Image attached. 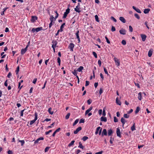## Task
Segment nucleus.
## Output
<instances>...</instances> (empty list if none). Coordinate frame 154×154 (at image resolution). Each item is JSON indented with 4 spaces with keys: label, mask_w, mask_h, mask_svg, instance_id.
<instances>
[{
    "label": "nucleus",
    "mask_w": 154,
    "mask_h": 154,
    "mask_svg": "<svg viewBox=\"0 0 154 154\" xmlns=\"http://www.w3.org/2000/svg\"><path fill=\"white\" fill-rule=\"evenodd\" d=\"M42 27H38L36 28H33L31 31L33 33H34L35 32H37L41 30H42Z\"/></svg>",
    "instance_id": "nucleus-1"
},
{
    "label": "nucleus",
    "mask_w": 154,
    "mask_h": 154,
    "mask_svg": "<svg viewBox=\"0 0 154 154\" xmlns=\"http://www.w3.org/2000/svg\"><path fill=\"white\" fill-rule=\"evenodd\" d=\"M80 4L79 3H78L77 5L76 6V7L74 8V10L75 11L78 13H80L81 12L80 10Z\"/></svg>",
    "instance_id": "nucleus-2"
},
{
    "label": "nucleus",
    "mask_w": 154,
    "mask_h": 154,
    "mask_svg": "<svg viewBox=\"0 0 154 154\" xmlns=\"http://www.w3.org/2000/svg\"><path fill=\"white\" fill-rule=\"evenodd\" d=\"M70 9L69 8H68L65 11V12L64 13L63 16V18L64 19L66 18L67 16V15L70 12Z\"/></svg>",
    "instance_id": "nucleus-3"
},
{
    "label": "nucleus",
    "mask_w": 154,
    "mask_h": 154,
    "mask_svg": "<svg viewBox=\"0 0 154 154\" xmlns=\"http://www.w3.org/2000/svg\"><path fill=\"white\" fill-rule=\"evenodd\" d=\"M114 60L116 66H119L120 65V61L117 58L115 57L114 58Z\"/></svg>",
    "instance_id": "nucleus-4"
},
{
    "label": "nucleus",
    "mask_w": 154,
    "mask_h": 154,
    "mask_svg": "<svg viewBox=\"0 0 154 154\" xmlns=\"http://www.w3.org/2000/svg\"><path fill=\"white\" fill-rule=\"evenodd\" d=\"M102 128L100 127H98L96 129L95 132V134H97L99 132V134L100 135L102 131Z\"/></svg>",
    "instance_id": "nucleus-5"
},
{
    "label": "nucleus",
    "mask_w": 154,
    "mask_h": 154,
    "mask_svg": "<svg viewBox=\"0 0 154 154\" xmlns=\"http://www.w3.org/2000/svg\"><path fill=\"white\" fill-rule=\"evenodd\" d=\"M37 116H38V115L36 113H35V119L33 120H32L30 121V125H32L33 124L35 121L37 120Z\"/></svg>",
    "instance_id": "nucleus-6"
},
{
    "label": "nucleus",
    "mask_w": 154,
    "mask_h": 154,
    "mask_svg": "<svg viewBox=\"0 0 154 154\" xmlns=\"http://www.w3.org/2000/svg\"><path fill=\"white\" fill-rule=\"evenodd\" d=\"M38 19V17L36 16H32L31 19V21L32 23H34Z\"/></svg>",
    "instance_id": "nucleus-7"
},
{
    "label": "nucleus",
    "mask_w": 154,
    "mask_h": 154,
    "mask_svg": "<svg viewBox=\"0 0 154 154\" xmlns=\"http://www.w3.org/2000/svg\"><path fill=\"white\" fill-rule=\"evenodd\" d=\"M79 31L78 30V31H77L76 32V33L75 34V35L76 37V38H77V39L78 40V42L79 43H80V38L79 36Z\"/></svg>",
    "instance_id": "nucleus-8"
},
{
    "label": "nucleus",
    "mask_w": 154,
    "mask_h": 154,
    "mask_svg": "<svg viewBox=\"0 0 154 154\" xmlns=\"http://www.w3.org/2000/svg\"><path fill=\"white\" fill-rule=\"evenodd\" d=\"M119 32L120 34L123 35H125L126 34V31L125 30L123 29H120Z\"/></svg>",
    "instance_id": "nucleus-9"
},
{
    "label": "nucleus",
    "mask_w": 154,
    "mask_h": 154,
    "mask_svg": "<svg viewBox=\"0 0 154 154\" xmlns=\"http://www.w3.org/2000/svg\"><path fill=\"white\" fill-rule=\"evenodd\" d=\"M50 20L51 21V22L53 23H54V21L56 20V19H55L53 15L50 16Z\"/></svg>",
    "instance_id": "nucleus-10"
},
{
    "label": "nucleus",
    "mask_w": 154,
    "mask_h": 154,
    "mask_svg": "<svg viewBox=\"0 0 154 154\" xmlns=\"http://www.w3.org/2000/svg\"><path fill=\"white\" fill-rule=\"evenodd\" d=\"M116 134L118 137H121V132L119 128H117L116 129Z\"/></svg>",
    "instance_id": "nucleus-11"
},
{
    "label": "nucleus",
    "mask_w": 154,
    "mask_h": 154,
    "mask_svg": "<svg viewBox=\"0 0 154 154\" xmlns=\"http://www.w3.org/2000/svg\"><path fill=\"white\" fill-rule=\"evenodd\" d=\"M52 43L53 44L52 46V48H55L57 43V42L56 41H53Z\"/></svg>",
    "instance_id": "nucleus-12"
},
{
    "label": "nucleus",
    "mask_w": 154,
    "mask_h": 154,
    "mask_svg": "<svg viewBox=\"0 0 154 154\" xmlns=\"http://www.w3.org/2000/svg\"><path fill=\"white\" fill-rule=\"evenodd\" d=\"M140 36L142 41L143 42L145 41L146 38V36L144 34H141Z\"/></svg>",
    "instance_id": "nucleus-13"
},
{
    "label": "nucleus",
    "mask_w": 154,
    "mask_h": 154,
    "mask_svg": "<svg viewBox=\"0 0 154 154\" xmlns=\"http://www.w3.org/2000/svg\"><path fill=\"white\" fill-rule=\"evenodd\" d=\"M133 8L134 10L137 12L139 13H141V11L140 9L138 8H136L135 6H133L132 7Z\"/></svg>",
    "instance_id": "nucleus-14"
},
{
    "label": "nucleus",
    "mask_w": 154,
    "mask_h": 154,
    "mask_svg": "<svg viewBox=\"0 0 154 154\" xmlns=\"http://www.w3.org/2000/svg\"><path fill=\"white\" fill-rule=\"evenodd\" d=\"M82 129V128L81 127H78L76 130L75 131L74 133L75 134H77Z\"/></svg>",
    "instance_id": "nucleus-15"
},
{
    "label": "nucleus",
    "mask_w": 154,
    "mask_h": 154,
    "mask_svg": "<svg viewBox=\"0 0 154 154\" xmlns=\"http://www.w3.org/2000/svg\"><path fill=\"white\" fill-rule=\"evenodd\" d=\"M107 135V131L106 129H103L102 131V136L103 135L106 136Z\"/></svg>",
    "instance_id": "nucleus-16"
},
{
    "label": "nucleus",
    "mask_w": 154,
    "mask_h": 154,
    "mask_svg": "<svg viewBox=\"0 0 154 154\" xmlns=\"http://www.w3.org/2000/svg\"><path fill=\"white\" fill-rule=\"evenodd\" d=\"M65 25V23H63L60 26V29L58 30V32H62L63 31V28Z\"/></svg>",
    "instance_id": "nucleus-17"
},
{
    "label": "nucleus",
    "mask_w": 154,
    "mask_h": 154,
    "mask_svg": "<svg viewBox=\"0 0 154 154\" xmlns=\"http://www.w3.org/2000/svg\"><path fill=\"white\" fill-rule=\"evenodd\" d=\"M93 107L92 106H91L90 107L89 109H87L85 112V115H86L92 109Z\"/></svg>",
    "instance_id": "nucleus-18"
},
{
    "label": "nucleus",
    "mask_w": 154,
    "mask_h": 154,
    "mask_svg": "<svg viewBox=\"0 0 154 154\" xmlns=\"http://www.w3.org/2000/svg\"><path fill=\"white\" fill-rule=\"evenodd\" d=\"M121 121L122 124V127H123L124 125L126 122V121L124 118H122L121 119Z\"/></svg>",
    "instance_id": "nucleus-19"
},
{
    "label": "nucleus",
    "mask_w": 154,
    "mask_h": 154,
    "mask_svg": "<svg viewBox=\"0 0 154 154\" xmlns=\"http://www.w3.org/2000/svg\"><path fill=\"white\" fill-rule=\"evenodd\" d=\"M116 103L117 104L119 105H121V103L120 102V100L119 99L118 97H117L116 99Z\"/></svg>",
    "instance_id": "nucleus-20"
},
{
    "label": "nucleus",
    "mask_w": 154,
    "mask_h": 154,
    "mask_svg": "<svg viewBox=\"0 0 154 154\" xmlns=\"http://www.w3.org/2000/svg\"><path fill=\"white\" fill-rule=\"evenodd\" d=\"M44 140V138L43 137H40L38 138L35 141V143H39V141L40 140Z\"/></svg>",
    "instance_id": "nucleus-21"
},
{
    "label": "nucleus",
    "mask_w": 154,
    "mask_h": 154,
    "mask_svg": "<svg viewBox=\"0 0 154 154\" xmlns=\"http://www.w3.org/2000/svg\"><path fill=\"white\" fill-rule=\"evenodd\" d=\"M119 20L123 23H125L126 22V20L125 18L122 17H121L119 18Z\"/></svg>",
    "instance_id": "nucleus-22"
},
{
    "label": "nucleus",
    "mask_w": 154,
    "mask_h": 154,
    "mask_svg": "<svg viewBox=\"0 0 154 154\" xmlns=\"http://www.w3.org/2000/svg\"><path fill=\"white\" fill-rule=\"evenodd\" d=\"M113 133V131L111 129L108 130V134L109 136L111 135Z\"/></svg>",
    "instance_id": "nucleus-23"
},
{
    "label": "nucleus",
    "mask_w": 154,
    "mask_h": 154,
    "mask_svg": "<svg viewBox=\"0 0 154 154\" xmlns=\"http://www.w3.org/2000/svg\"><path fill=\"white\" fill-rule=\"evenodd\" d=\"M150 11V9L149 8L145 9L144 10L143 12L145 14H147Z\"/></svg>",
    "instance_id": "nucleus-24"
},
{
    "label": "nucleus",
    "mask_w": 154,
    "mask_h": 154,
    "mask_svg": "<svg viewBox=\"0 0 154 154\" xmlns=\"http://www.w3.org/2000/svg\"><path fill=\"white\" fill-rule=\"evenodd\" d=\"M84 67L82 66H80L77 69V71L79 72H81L83 69Z\"/></svg>",
    "instance_id": "nucleus-25"
},
{
    "label": "nucleus",
    "mask_w": 154,
    "mask_h": 154,
    "mask_svg": "<svg viewBox=\"0 0 154 154\" xmlns=\"http://www.w3.org/2000/svg\"><path fill=\"white\" fill-rule=\"evenodd\" d=\"M153 51L152 50H150L148 52V55L149 57L151 56L152 54Z\"/></svg>",
    "instance_id": "nucleus-26"
},
{
    "label": "nucleus",
    "mask_w": 154,
    "mask_h": 154,
    "mask_svg": "<svg viewBox=\"0 0 154 154\" xmlns=\"http://www.w3.org/2000/svg\"><path fill=\"white\" fill-rule=\"evenodd\" d=\"M138 99L140 100H141L142 99V94L141 92H140L138 94Z\"/></svg>",
    "instance_id": "nucleus-27"
},
{
    "label": "nucleus",
    "mask_w": 154,
    "mask_h": 154,
    "mask_svg": "<svg viewBox=\"0 0 154 154\" xmlns=\"http://www.w3.org/2000/svg\"><path fill=\"white\" fill-rule=\"evenodd\" d=\"M74 47V44L72 43H70L69 45V48H73Z\"/></svg>",
    "instance_id": "nucleus-28"
},
{
    "label": "nucleus",
    "mask_w": 154,
    "mask_h": 154,
    "mask_svg": "<svg viewBox=\"0 0 154 154\" xmlns=\"http://www.w3.org/2000/svg\"><path fill=\"white\" fill-rule=\"evenodd\" d=\"M100 120L102 121H104L105 122H106L107 121V119L106 117H102L100 118Z\"/></svg>",
    "instance_id": "nucleus-29"
},
{
    "label": "nucleus",
    "mask_w": 154,
    "mask_h": 154,
    "mask_svg": "<svg viewBox=\"0 0 154 154\" xmlns=\"http://www.w3.org/2000/svg\"><path fill=\"white\" fill-rule=\"evenodd\" d=\"M48 112L51 115L53 114L54 113V112L52 110V108H49L48 109Z\"/></svg>",
    "instance_id": "nucleus-30"
},
{
    "label": "nucleus",
    "mask_w": 154,
    "mask_h": 154,
    "mask_svg": "<svg viewBox=\"0 0 154 154\" xmlns=\"http://www.w3.org/2000/svg\"><path fill=\"white\" fill-rule=\"evenodd\" d=\"M95 20L97 22H99L100 21L98 16H97V15H96L95 16Z\"/></svg>",
    "instance_id": "nucleus-31"
},
{
    "label": "nucleus",
    "mask_w": 154,
    "mask_h": 154,
    "mask_svg": "<svg viewBox=\"0 0 154 154\" xmlns=\"http://www.w3.org/2000/svg\"><path fill=\"white\" fill-rule=\"evenodd\" d=\"M26 51V49H22L21 50V52L22 54H24Z\"/></svg>",
    "instance_id": "nucleus-32"
},
{
    "label": "nucleus",
    "mask_w": 154,
    "mask_h": 154,
    "mask_svg": "<svg viewBox=\"0 0 154 154\" xmlns=\"http://www.w3.org/2000/svg\"><path fill=\"white\" fill-rule=\"evenodd\" d=\"M131 129L132 131L135 130L134 123V124L131 127Z\"/></svg>",
    "instance_id": "nucleus-33"
},
{
    "label": "nucleus",
    "mask_w": 154,
    "mask_h": 154,
    "mask_svg": "<svg viewBox=\"0 0 154 154\" xmlns=\"http://www.w3.org/2000/svg\"><path fill=\"white\" fill-rule=\"evenodd\" d=\"M79 147L80 148H82V149H83L84 146L82 145L81 142H79Z\"/></svg>",
    "instance_id": "nucleus-34"
},
{
    "label": "nucleus",
    "mask_w": 154,
    "mask_h": 154,
    "mask_svg": "<svg viewBox=\"0 0 154 154\" xmlns=\"http://www.w3.org/2000/svg\"><path fill=\"white\" fill-rule=\"evenodd\" d=\"M110 19L113 20L115 22H116L117 21L112 16L111 17Z\"/></svg>",
    "instance_id": "nucleus-35"
},
{
    "label": "nucleus",
    "mask_w": 154,
    "mask_h": 154,
    "mask_svg": "<svg viewBox=\"0 0 154 154\" xmlns=\"http://www.w3.org/2000/svg\"><path fill=\"white\" fill-rule=\"evenodd\" d=\"M79 121V120L78 119H76L75 121L74 122V123H73V126H75V125H76L78 123V122Z\"/></svg>",
    "instance_id": "nucleus-36"
},
{
    "label": "nucleus",
    "mask_w": 154,
    "mask_h": 154,
    "mask_svg": "<svg viewBox=\"0 0 154 154\" xmlns=\"http://www.w3.org/2000/svg\"><path fill=\"white\" fill-rule=\"evenodd\" d=\"M104 71L105 74H106L108 75H109L107 69L105 68H104Z\"/></svg>",
    "instance_id": "nucleus-37"
},
{
    "label": "nucleus",
    "mask_w": 154,
    "mask_h": 154,
    "mask_svg": "<svg viewBox=\"0 0 154 154\" xmlns=\"http://www.w3.org/2000/svg\"><path fill=\"white\" fill-rule=\"evenodd\" d=\"M129 115L127 114H125L124 115V117L125 118H129Z\"/></svg>",
    "instance_id": "nucleus-38"
},
{
    "label": "nucleus",
    "mask_w": 154,
    "mask_h": 154,
    "mask_svg": "<svg viewBox=\"0 0 154 154\" xmlns=\"http://www.w3.org/2000/svg\"><path fill=\"white\" fill-rule=\"evenodd\" d=\"M55 13L56 14V16L54 18L56 20L57 18L59 16V14L57 11H55Z\"/></svg>",
    "instance_id": "nucleus-39"
},
{
    "label": "nucleus",
    "mask_w": 154,
    "mask_h": 154,
    "mask_svg": "<svg viewBox=\"0 0 154 154\" xmlns=\"http://www.w3.org/2000/svg\"><path fill=\"white\" fill-rule=\"evenodd\" d=\"M134 16L135 17L137 18L138 19H139L140 18V16L139 15L137 14H134Z\"/></svg>",
    "instance_id": "nucleus-40"
},
{
    "label": "nucleus",
    "mask_w": 154,
    "mask_h": 154,
    "mask_svg": "<svg viewBox=\"0 0 154 154\" xmlns=\"http://www.w3.org/2000/svg\"><path fill=\"white\" fill-rule=\"evenodd\" d=\"M139 110H140V108L139 107H137L136 109V110H135V113H137L139 112Z\"/></svg>",
    "instance_id": "nucleus-41"
},
{
    "label": "nucleus",
    "mask_w": 154,
    "mask_h": 154,
    "mask_svg": "<svg viewBox=\"0 0 154 154\" xmlns=\"http://www.w3.org/2000/svg\"><path fill=\"white\" fill-rule=\"evenodd\" d=\"M88 139V137L86 136H84L82 138L83 141H85Z\"/></svg>",
    "instance_id": "nucleus-42"
},
{
    "label": "nucleus",
    "mask_w": 154,
    "mask_h": 154,
    "mask_svg": "<svg viewBox=\"0 0 154 154\" xmlns=\"http://www.w3.org/2000/svg\"><path fill=\"white\" fill-rule=\"evenodd\" d=\"M129 30L130 32H132L133 31V28L131 26H129Z\"/></svg>",
    "instance_id": "nucleus-43"
},
{
    "label": "nucleus",
    "mask_w": 154,
    "mask_h": 154,
    "mask_svg": "<svg viewBox=\"0 0 154 154\" xmlns=\"http://www.w3.org/2000/svg\"><path fill=\"white\" fill-rule=\"evenodd\" d=\"M70 116V113H69L67 114L65 118L66 119H68L69 118V117Z\"/></svg>",
    "instance_id": "nucleus-44"
},
{
    "label": "nucleus",
    "mask_w": 154,
    "mask_h": 154,
    "mask_svg": "<svg viewBox=\"0 0 154 154\" xmlns=\"http://www.w3.org/2000/svg\"><path fill=\"white\" fill-rule=\"evenodd\" d=\"M72 73L75 76H77V72L75 70H74L72 72Z\"/></svg>",
    "instance_id": "nucleus-45"
},
{
    "label": "nucleus",
    "mask_w": 154,
    "mask_h": 154,
    "mask_svg": "<svg viewBox=\"0 0 154 154\" xmlns=\"http://www.w3.org/2000/svg\"><path fill=\"white\" fill-rule=\"evenodd\" d=\"M75 142V141L74 140H72V141L69 144V146H72V145H73L74 143Z\"/></svg>",
    "instance_id": "nucleus-46"
},
{
    "label": "nucleus",
    "mask_w": 154,
    "mask_h": 154,
    "mask_svg": "<svg viewBox=\"0 0 154 154\" xmlns=\"http://www.w3.org/2000/svg\"><path fill=\"white\" fill-rule=\"evenodd\" d=\"M105 39H106V42L108 43L109 44L110 43V42L109 41L108 38L107 37V36H106L105 37Z\"/></svg>",
    "instance_id": "nucleus-47"
},
{
    "label": "nucleus",
    "mask_w": 154,
    "mask_h": 154,
    "mask_svg": "<svg viewBox=\"0 0 154 154\" xmlns=\"http://www.w3.org/2000/svg\"><path fill=\"white\" fill-rule=\"evenodd\" d=\"M122 44L123 45H125L126 44V42L124 40H123L122 42Z\"/></svg>",
    "instance_id": "nucleus-48"
},
{
    "label": "nucleus",
    "mask_w": 154,
    "mask_h": 154,
    "mask_svg": "<svg viewBox=\"0 0 154 154\" xmlns=\"http://www.w3.org/2000/svg\"><path fill=\"white\" fill-rule=\"evenodd\" d=\"M50 147H46L45 149V152H47L49 150V149H50Z\"/></svg>",
    "instance_id": "nucleus-49"
},
{
    "label": "nucleus",
    "mask_w": 154,
    "mask_h": 154,
    "mask_svg": "<svg viewBox=\"0 0 154 154\" xmlns=\"http://www.w3.org/2000/svg\"><path fill=\"white\" fill-rule=\"evenodd\" d=\"M111 30L112 32H114L116 30V28H115L113 26H112L111 28Z\"/></svg>",
    "instance_id": "nucleus-50"
},
{
    "label": "nucleus",
    "mask_w": 154,
    "mask_h": 154,
    "mask_svg": "<svg viewBox=\"0 0 154 154\" xmlns=\"http://www.w3.org/2000/svg\"><path fill=\"white\" fill-rule=\"evenodd\" d=\"M20 142L21 143V146H23L25 143V142L24 140H21V141H20Z\"/></svg>",
    "instance_id": "nucleus-51"
},
{
    "label": "nucleus",
    "mask_w": 154,
    "mask_h": 154,
    "mask_svg": "<svg viewBox=\"0 0 154 154\" xmlns=\"http://www.w3.org/2000/svg\"><path fill=\"white\" fill-rule=\"evenodd\" d=\"M93 54L94 56V57L96 58H97V54L95 52H93Z\"/></svg>",
    "instance_id": "nucleus-52"
},
{
    "label": "nucleus",
    "mask_w": 154,
    "mask_h": 154,
    "mask_svg": "<svg viewBox=\"0 0 154 154\" xmlns=\"http://www.w3.org/2000/svg\"><path fill=\"white\" fill-rule=\"evenodd\" d=\"M92 102V100L91 99H89L87 100V103L88 104H90Z\"/></svg>",
    "instance_id": "nucleus-53"
},
{
    "label": "nucleus",
    "mask_w": 154,
    "mask_h": 154,
    "mask_svg": "<svg viewBox=\"0 0 154 154\" xmlns=\"http://www.w3.org/2000/svg\"><path fill=\"white\" fill-rule=\"evenodd\" d=\"M57 62L59 63V64L60 65V58L59 57L57 58Z\"/></svg>",
    "instance_id": "nucleus-54"
},
{
    "label": "nucleus",
    "mask_w": 154,
    "mask_h": 154,
    "mask_svg": "<svg viewBox=\"0 0 154 154\" xmlns=\"http://www.w3.org/2000/svg\"><path fill=\"white\" fill-rule=\"evenodd\" d=\"M5 32H9V29L8 28L6 27L5 29Z\"/></svg>",
    "instance_id": "nucleus-55"
},
{
    "label": "nucleus",
    "mask_w": 154,
    "mask_h": 154,
    "mask_svg": "<svg viewBox=\"0 0 154 154\" xmlns=\"http://www.w3.org/2000/svg\"><path fill=\"white\" fill-rule=\"evenodd\" d=\"M84 122H85L84 119H82L80 120L79 123H84Z\"/></svg>",
    "instance_id": "nucleus-56"
},
{
    "label": "nucleus",
    "mask_w": 154,
    "mask_h": 154,
    "mask_svg": "<svg viewBox=\"0 0 154 154\" xmlns=\"http://www.w3.org/2000/svg\"><path fill=\"white\" fill-rule=\"evenodd\" d=\"M54 24V23H53L51 22V23H49V28H50Z\"/></svg>",
    "instance_id": "nucleus-57"
},
{
    "label": "nucleus",
    "mask_w": 154,
    "mask_h": 154,
    "mask_svg": "<svg viewBox=\"0 0 154 154\" xmlns=\"http://www.w3.org/2000/svg\"><path fill=\"white\" fill-rule=\"evenodd\" d=\"M114 121L115 122H118V119L116 117H114Z\"/></svg>",
    "instance_id": "nucleus-58"
},
{
    "label": "nucleus",
    "mask_w": 154,
    "mask_h": 154,
    "mask_svg": "<svg viewBox=\"0 0 154 154\" xmlns=\"http://www.w3.org/2000/svg\"><path fill=\"white\" fill-rule=\"evenodd\" d=\"M37 80V79L36 78L34 79L32 81L33 83L35 84Z\"/></svg>",
    "instance_id": "nucleus-59"
},
{
    "label": "nucleus",
    "mask_w": 154,
    "mask_h": 154,
    "mask_svg": "<svg viewBox=\"0 0 154 154\" xmlns=\"http://www.w3.org/2000/svg\"><path fill=\"white\" fill-rule=\"evenodd\" d=\"M144 24L147 27V29H149V27L147 25V22H146H146L144 23Z\"/></svg>",
    "instance_id": "nucleus-60"
},
{
    "label": "nucleus",
    "mask_w": 154,
    "mask_h": 154,
    "mask_svg": "<svg viewBox=\"0 0 154 154\" xmlns=\"http://www.w3.org/2000/svg\"><path fill=\"white\" fill-rule=\"evenodd\" d=\"M98 63L99 65L100 66L101 64V62L100 60H98Z\"/></svg>",
    "instance_id": "nucleus-61"
},
{
    "label": "nucleus",
    "mask_w": 154,
    "mask_h": 154,
    "mask_svg": "<svg viewBox=\"0 0 154 154\" xmlns=\"http://www.w3.org/2000/svg\"><path fill=\"white\" fill-rule=\"evenodd\" d=\"M103 115L104 116L106 115L105 111L104 109H103Z\"/></svg>",
    "instance_id": "nucleus-62"
},
{
    "label": "nucleus",
    "mask_w": 154,
    "mask_h": 154,
    "mask_svg": "<svg viewBox=\"0 0 154 154\" xmlns=\"http://www.w3.org/2000/svg\"><path fill=\"white\" fill-rule=\"evenodd\" d=\"M103 92V90L102 88H100L99 91V94H101Z\"/></svg>",
    "instance_id": "nucleus-63"
},
{
    "label": "nucleus",
    "mask_w": 154,
    "mask_h": 154,
    "mask_svg": "<svg viewBox=\"0 0 154 154\" xmlns=\"http://www.w3.org/2000/svg\"><path fill=\"white\" fill-rule=\"evenodd\" d=\"M103 152V151H100V152H96L95 153V154H101Z\"/></svg>",
    "instance_id": "nucleus-64"
}]
</instances>
